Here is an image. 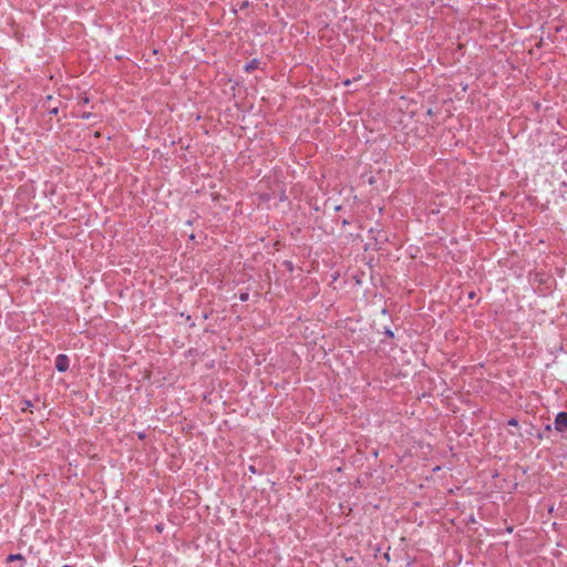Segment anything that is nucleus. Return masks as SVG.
<instances>
[{
  "label": "nucleus",
  "instance_id": "3",
  "mask_svg": "<svg viewBox=\"0 0 567 567\" xmlns=\"http://www.w3.org/2000/svg\"><path fill=\"white\" fill-rule=\"evenodd\" d=\"M8 561H13V560H22L24 561V557L20 554H11L8 556L7 558Z\"/></svg>",
  "mask_w": 567,
  "mask_h": 567
},
{
  "label": "nucleus",
  "instance_id": "4",
  "mask_svg": "<svg viewBox=\"0 0 567 567\" xmlns=\"http://www.w3.org/2000/svg\"><path fill=\"white\" fill-rule=\"evenodd\" d=\"M248 298H249V293H248V292H243V293H240V296H239V300H240V301H247V300H248Z\"/></svg>",
  "mask_w": 567,
  "mask_h": 567
},
{
  "label": "nucleus",
  "instance_id": "11",
  "mask_svg": "<svg viewBox=\"0 0 567 567\" xmlns=\"http://www.w3.org/2000/svg\"><path fill=\"white\" fill-rule=\"evenodd\" d=\"M63 567H72V566L65 565V566H63Z\"/></svg>",
  "mask_w": 567,
  "mask_h": 567
},
{
  "label": "nucleus",
  "instance_id": "6",
  "mask_svg": "<svg viewBox=\"0 0 567 567\" xmlns=\"http://www.w3.org/2000/svg\"><path fill=\"white\" fill-rule=\"evenodd\" d=\"M508 425L517 426L518 425V421L516 419H511V420H508Z\"/></svg>",
  "mask_w": 567,
  "mask_h": 567
},
{
  "label": "nucleus",
  "instance_id": "9",
  "mask_svg": "<svg viewBox=\"0 0 567 567\" xmlns=\"http://www.w3.org/2000/svg\"><path fill=\"white\" fill-rule=\"evenodd\" d=\"M254 68H255L254 63L248 64V65L246 66V69H247V70H250V69H254Z\"/></svg>",
  "mask_w": 567,
  "mask_h": 567
},
{
  "label": "nucleus",
  "instance_id": "8",
  "mask_svg": "<svg viewBox=\"0 0 567 567\" xmlns=\"http://www.w3.org/2000/svg\"><path fill=\"white\" fill-rule=\"evenodd\" d=\"M50 113H52V114H56V113H58V107H53V109H51V110H50Z\"/></svg>",
  "mask_w": 567,
  "mask_h": 567
},
{
  "label": "nucleus",
  "instance_id": "7",
  "mask_svg": "<svg viewBox=\"0 0 567 567\" xmlns=\"http://www.w3.org/2000/svg\"><path fill=\"white\" fill-rule=\"evenodd\" d=\"M82 103L83 104H87L89 103V97H86V96L82 97Z\"/></svg>",
  "mask_w": 567,
  "mask_h": 567
},
{
  "label": "nucleus",
  "instance_id": "1",
  "mask_svg": "<svg viewBox=\"0 0 567 567\" xmlns=\"http://www.w3.org/2000/svg\"><path fill=\"white\" fill-rule=\"evenodd\" d=\"M555 429L558 432H565L567 430V412H559L556 415Z\"/></svg>",
  "mask_w": 567,
  "mask_h": 567
},
{
  "label": "nucleus",
  "instance_id": "5",
  "mask_svg": "<svg viewBox=\"0 0 567 567\" xmlns=\"http://www.w3.org/2000/svg\"><path fill=\"white\" fill-rule=\"evenodd\" d=\"M91 116H92V114H91V113H89V112H84V113H82V114L80 115V117H81V118H83V120H89Z\"/></svg>",
  "mask_w": 567,
  "mask_h": 567
},
{
  "label": "nucleus",
  "instance_id": "2",
  "mask_svg": "<svg viewBox=\"0 0 567 567\" xmlns=\"http://www.w3.org/2000/svg\"><path fill=\"white\" fill-rule=\"evenodd\" d=\"M69 358L65 354H59L55 358V369L59 372H65L69 369Z\"/></svg>",
  "mask_w": 567,
  "mask_h": 567
},
{
  "label": "nucleus",
  "instance_id": "10",
  "mask_svg": "<svg viewBox=\"0 0 567 567\" xmlns=\"http://www.w3.org/2000/svg\"><path fill=\"white\" fill-rule=\"evenodd\" d=\"M30 405H31L30 401H25V406H30Z\"/></svg>",
  "mask_w": 567,
  "mask_h": 567
}]
</instances>
